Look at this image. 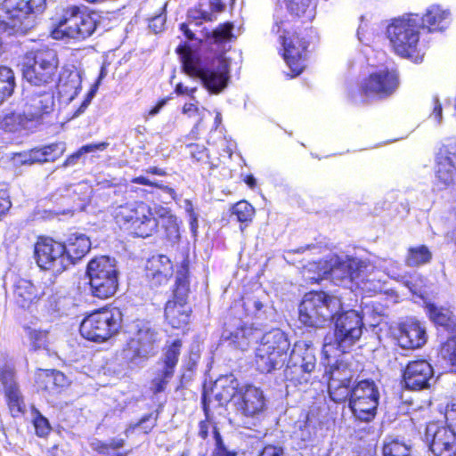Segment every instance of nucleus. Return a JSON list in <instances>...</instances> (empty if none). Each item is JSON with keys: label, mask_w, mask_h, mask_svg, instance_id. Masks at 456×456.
<instances>
[{"label": "nucleus", "mask_w": 456, "mask_h": 456, "mask_svg": "<svg viewBox=\"0 0 456 456\" xmlns=\"http://www.w3.org/2000/svg\"><path fill=\"white\" fill-rule=\"evenodd\" d=\"M370 261L346 255L333 254L310 263L304 268L305 280L311 283L328 281L334 285L343 282H354L366 275Z\"/></svg>", "instance_id": "f257e3e1"}, {"label": "nucleus", "mask_w": 456, "mask_h": 456, "mask_svg": "<svg viewBox=\"0 0 456 456\" xmlns=\"http://www.w3.org/2000/svg\"><path fill=\"white\" fill-rule=\"evenodd\" d=\"M100 20L95 11L71 4L52 19L50 36L55 40L84 42L97 30Z\"/></svg>", "instance_id": "f03ea898"}, {"label": "nucleus", "mask_w": 456, "mask_h": 456, "mask_svg": "<svg viewBox=\"0 0 456 456\" xmlns=\"http://www.w3.org/2000/svg\"><path fill=\"white\" fill-rule=\"evenodd\" d=\"M59 68L58 53L48 46L26 52L21 61L23 79L33 86L45 89L53 88L60 80Z\"/></svg>", "instance_id": "7ed1b4c3"}, {"label": "nucleus", "mask_w": 456, "mask_h": 456, "mask_svg": "<svg viewBox=\"0 0 456 456\" xmlns=\"http://www.w3.org/2000/svg\"><path fill=\"white\" fill-rule=\"evenodd\" d=\"M113 217L119 229L133 238L146 239L158 232L159 219L152 208L142 200L118 206Z\"/></svg>", "instance_id": "20e7f679"}, {"label": "nucleus", "mask_w": 456, "mask_h": 456, "mask_svg": "<svg viewBox=\"0 0 456 456\" xmlns=\"http://www.w3.org/2000/svg\"><path fill=\"white\" fill-rule=\"evenodd\" d=\"M331 321L334 322V332L324 338L322 352L328 358L338 351L346 353L362 337V317L355 310L338 312Z\"/></svg>", "instance_id": "39448f33"}, {"label": "nucleus", "mask_w": 456, "mask_h": 456, "mask_svg": "<svg viewBox=\"0 0 456 456\" xmlns=\"http://www.w3.org/2000/svg\"><path fill=\"white\" fill-rule=\"evenodd\" d=\"M314 38L315 34L312 28L283 31L280 43L282 47V57L290 70L288 74L290 78L299 76L305 70Z\"/></svg>", "instance_id": "423d86ee"}, {"label": "nucleus", "mask_w": 456, "mask_h": 456, "mask_svg": "<svg viewBox=\"0 0 456 456\" xmlns=\"http://www.w3.org/2000/svg\"><path fill=\"white\" fill-rule=\"evenodd\" d=\"M342 310L341 299L324 291L306 293L299 305V322L307 327L322 328Z\"/></svg>", "instance_id": "0eeeda50"}, {"label": "nucleus", "mask_w": 456, "mask_h": 456, "mask_svg": "<svg viewBox=\"0 0 456 456\" xmlns=\"http://www.w3.org/2000/svg\"><path fill=\"white\" fill-rule=\"evenodd\" d=\"M386 34L394 52L405 58L417 53L419 41V16L407 13L394 18L387 26Z\"/></svg>", "instance_id": "6e6552de"}, {"label": "nucleus", "mask_w": 456, "mask_h": 456, "mask_svg": "<svg viewBox=\"0 0 456 456\" xmlns=\"http://www.w3.org/2000/svg\"><path fill=\"white\" fill-rule=\"evenodd\" d=\"M122 327V313L118 308H102L93 312L80 323L83 338L102 343L118 333Z\"/></svg>", "instance_id": "1a4fd4ad"}, {"label": "nucleus", "mask_w": 456, "mask_h": 456, "mask_svg": "<svg viewBox=\"0 0 456 456\" xmlns=\"http://www.w3.org/2000/svg\"><path fill=\"white\" fill-rule=\"evenodd\" d=\"M399 84L397 69L385 67L369 73L362 80L359 94L368 100H383L394 94Z\"/></svg>", "instance_id": "9d476101"}, {"label": "nucleus", "mask_w": 456, "mask_h": 456, "mask_svg": "<svg viewBox=\"0 0 456 456\" xmlns=\"http://www.w3.org/2000/svg\"><path fill=\"white\" fill-rule=\"evenodd\" d=\"M33 256L42 271L51 272L57 276L67 269L62 241L53 237L39 235L34 244Z\"/></svg>", "instance_id": "9b49d317"}, {"label": "nucleus", "mask_w": 456, "mask_h": 456, "mask_svg": "<svg viewBox=\"0 0 456 456\" xmlns=\"http://www.w3.org/2000/svg\"><path fill=\"white\" fill-rule=\"evenodd\" d=\"M46 0H4L0 4V25L4 28L21 30L30 14L41 13Z\"/></svg>", "instance_id": "f8f14e48"}, {"label": "nucleus", "mask_w": 456, "mask_h": 456, "mask_svg": "<svg viewBox=\"0 0 456 456\" xmlns=\"http://www.w3.org/2000/svg\"><path fill=\"white\" fill-rule=\"evenodd\" d=\"M315 350L311 342L297 341L289 354L285 375L298 383H306L315 369Z\"/></svg>", "instance_id": "ddd939ff"}, {"label": "nucleus", "mask_w": 456, "mask_h": 456, "mask_svg": "<svg viewBox=\"0 0 456 456\" xmlns=\"http://www.w3.org/2000/svg\"><path fill=\"white\" fill-rule=\"evenodd\" d=\"M379 394L373 381L362 380L352 387L350 408L360 420L370 421L376 415Z\"/></svg>", "instance_id": "4468645a"}, {"label": "nucleus", "mask_w": 456, "mask_h": 456, "mask_svg": "<svg viewBox=\"0 0 456 456\" xmlns=\"http://www.w3.org/2000/svg\"><path fill=\"white\" fill-rule=\"evenodd\" d=\"M260 338V331L257 327L248 326V322L242 320L241 316L232 317L225 322V330L223 332L222 338L229 346L240 350H246L251 341L257 340Z\"/></svg>", "instance_id": "2eb2a0df"}, {"label": "nucleus", "mask_w": 456, "mask_h": 456, "mask_svg": "<svg viewBox=\"0 0 456 456\" xmlns=\"http://www.w3.org/2000/svg\"><path fill=\"white\" fill-rule=\"evenodd\" d=\"M181 347L182 341L175 339L171 345L167 346L161 361L157 363L155 377L151 381V390L154 394L163 392L173 378Z\"/></svg>", "instance_id": "dca6fc26"}, {"label": "nucleus", "mask_w": 456, "mask_h": 456, "mask_svg": "<svg viewBox=\"0 0 456 456\" xmlns=\"http://www.w3.org/2000/svg\"><path fill=\"white\" fill-rule=\"evenodd\" d=\"M198 78L211 94L221 93L227 86L230 79L229 61L223 54L215 56L210 65L203 69Z\"/></svg>", "instance_id": "f3484780"}, {"label": "nucleus", "mask_w": 456, "mask_h": 456, "mask_svg": "<svg viewBox=\"0 0 456 456\" xmlns=\"http://www.w3.org/2000/svg\"><path fill=\"white\" fill-rule=\"evenodd\" d=\"M157 333L149 327L140 329L126 343L122 357L127 362L137 363L154 354Z\"/></svg>", "instance_id": "a211bd4d"}, {"label": "nucleus", "mask_w": 456, "mask_h": 456, "mask_svg": "<svg viewBox=\"0 0 456 456\" xmlns=\"http://www.w3.org/2000/svg\"><path fill=\"white\" fill-rule=\"evenodd\" d=\"M435 176L447 187L456 181V142L443 143L435 156Z\"/></svg>", "instance_id": "6ab92c4d"}, {"label": "nucleus", "mask_w": 456, "mask_h": 456, "mask_svg": "<svg viewBox=\"0 0 456 456\" xmlns=\"http://www.w3.org/2000/svg\"><path fill=\"white\" fill-rule=\"evenodd\" d=\"M426 441L431 452L436 456H456V433L430 422L425 430Z\"/></svg>", "instance_id": "aec40b11"}, {"label": "nucleus", "mask_w": 456, "mask_h": 456, "mask_svg": "<svg viewBox=\"0 0 456 456\" xmlns=\"http://www.w3.org/2000/svg\"><path fill=\"white\" fill-rule=\"evenodd\" d=\"M230 315L234 318L241 316L242 320L252 316L256 321L251 323L252 326H262L273 317V309L265 305L256 296L247 295L233 304L231 307Z\"/></svg>", "instance_id": "412c9836"}, {"label": "nucleus", "mask_w": 456, "mask_h": 456, "mask_svg": "<svg viewBox=\"0 0 456 456\" xmlns=\"http://www.w3.org/2000/svg\"><path fill=\"white\" fill-rule=\"evenodd\" d=\"M235 406L238 413L246 419L243 422L247 428L254 425L249 419L256 418L265 408V399L263 391L259 388L248 386L240 392L238 400L235 401Z\"/></svg>", "instance_id": "4be33fe9"}, {"label": "nucleus", "mask_w": 456, "mask_h": 456, "mask_svg": "<svg viewBox=\"0 0 456 456\" xmlns=\"http://www.w3.org/2000/svg\"><path fill=\"white\" fill-rule=\"evenodd\" d=\"M86 275L90 279L88 285H118L119 273L114 261L107 256L91 259L86 265Z\"/></svg>", "instance_id": "5701e85b"}, {"label": "nucleus", "mask_w": 456, "mask_h": 456, "mask_svg": "<svg viewBox=\"0 0 456 456\" xmlns=\"http://www.w3.org/2000/svg\"><path fill=\"white\" fill-rule=\"evenodd\" d=\"M406 387L412 390L428 388L434 379L432 366L425 360L411 362L403 373Z\"/></svg>", "instance_id": "b1692460"}, {"label": "nucleus", "mask_w": 456, "mask_h": 456, "mask_svg": "<svg viewBox=\"0 0 456 456\" xmlns=\"http://www.w3.org/2000/svg\"><path fill=\"white\" fill-rule=\"evenodd\" d=\"M54 96L51 89L33 94L26 100L23 116L28 121H37L53 112Z\"/></svg>", "instance_id": "393cba45"}, {"label": "nucleus", "mask_w": 456, "mask_h": 456, "mask_svg": "<svg viewBox=\"0 0 456 456\" xmlns=\"http://www.w3.org/2000/svg\"><path fill=\"white\" fill-rule=\"evenodd\" d=\"M412 293L423 300L426 305L430 320L437 325L443 326L447 330H453L456 327V320L453 314L442 306H436L432 302V297L423 290L424 287H409Z\"/></svg>", "instance_id": "a878e982"}, {"label": "nucleus", "mask_w": 456, "mask_h": 456, "mask_svg": "<svg viewBox=\"0 0 456 456\" xmlns=\"http://www.w3.org/2000/svg\"><path fill=\"white\" fill-rule=\"evenodd\" d=\"M66 264L76 265L91 250L90 238L82 232H72L62 241Z\"/></svg>", "instance_id": "bb28decb"}, {"label": "nucleus", "mask_w": 456, "mask_h": 456, "mask_svg": "<svg viewBox=\"0 0 456 456\" xmlns=\"http://www.w3.org/2000/svg\"><path fill=\"white\" fill-rule=\"evenodd\" d=\"M0 380L4 386L8 406L12 416L24 412L25 403L14 379V372L11 368H4L0 371Z\"/></svg>", "instance_id": "cd10ccee"}, {"label": "nucleus", "mask_w": 456, "mask_h": 456, "mask_svg": "<svg viewBox=\"0 0 456 456\" xmlns=\"http://www.w3.org/2000/svg\"><path fill=\"white\" fill-rule=\"evenodd\" d=\"M173 273V264L165 255L151 256L145 265V276L149 281L161 285L167 283Z\"/></svg>", "instance_id": "c85d7f7f"}, {"label": "nucleus", "mask_w": 456, "mask_h": 456, "mask_svg": "<svg viewBox=\"0 0 456 456\" xmlns=\"http://www.w3.org/2000/svg\"><path fill=\"white\" fill-rule=\"evenodd\" d=\"M419 28H426L430 33L442 32L450 24V12L439 4H432L419 17Z\"/></svg>", "instance_id": "c756f323"}, {"label": "nucleus", "mask_w": 456, "mask_h": 456, "mask_svg": "<svg viewBox=\"0 0 456 456\" xmlns=\"http://www.w3.org/2000/svg\"><path fill=\"white\" fill-rule=\"evenodd\" d=\"M427 341L426 330L419 322H409L400 328L399 345L407 349L421 347Z\"/></svg>", "instance_id": "7c9ffc66"}, {"label": "nucleus", "mask_w": 456, "mask_h": 456, "mask_svg": "<svg viewBox=\"0 0 456 456\" xmlns=\"http://www.w3.org/2000/svg\"><path fill=\"white\" fill-rule=\"evenodd\" d=\"M175 53L179 55L183 71L191 77L198 78L207 67L202 64L200 56L187 43L180 44Z\"/></svg>", "instance_id": "2f4dec72"}, {"label": "nucleus", "mask_w": 456, "mask_h": 456, "mask_svg": "<svg viewBox=\"0 0 456 456\" xmlns=\"http://www.w3.org/2000/svg\"><path fill=\"white\" fill-rule=\"evenodd\" d=\"M238 380L232 375L222 377L215 382L213 393L220 406L238 400Z\"/></svg>", "instance_id": "473e14b6"}, {"label": "nucleus", "mask_w": 456, "mask_h": 456, "mask_svg": "<svg viewBox=\"0 0 456 456\" xmlns=\"http://www.w3.org/2000/svg\"><path fill=\"white\" fill-rule=\"evenodd\" d=\"M287 358L274 354L269 347L258 346L256 349L255 362L257 370L263 373L271 372L283 366Z\"/></svg>", "instance_id": "72a5a7b5"}, {"label": "nucleus", "mask_w": 456, "mask_h": 456, "mask_svg": "<svg viewBox=\"0 0 456 456\" xmlns=\"http://www.w3.org/2000/svg\"><path fill=\"white\" fill-rule=\"evenodd\" d=\"M64 149L60 142H53L28 151V157L31 163L53 162L63 154Z\"/></svg>", "instance_id": "f704fd0d"}, {"label": "nucleus", "mask_w": 456, "mask_h": 456, "mask_svg": "<svg viewBox=\"0 0 456 456\" xmlns=\"http://www.w3.org/2000/svg\"><path fill=\"white\" fill-rule=\"evenodd\" d=\"M260 346L269 347L270 351L287 358V353L290 344L285 333L277 329L263 335Z\"/></svg>", "instance_id": "c9c22d12"}, {"label": "nucleus", "mask_w": 456, "mask_h": 456, "mask_svg": "<svg viewBox=\"0 0 456 456\" xmlns=\"http://www.w3.org/2000/svg\"><path fill=\"white\" fill-rule=\"evenodd\" d=\"M191 307L187 304L177 305L168 301L165 308V316L168 323L175 329L182 328L189 322Z\"/></svg>", "instance_id": "e433bc0d"}, {"label": "nucleus", "mask_w": 456, "mask_h": 456, "mask_svg": "<svg viewBox=\"0 0 456 456\" xmlns=\"http://www.w3.org/2000/svg\"><path fill=\"white\" fill-rule=\"evenodd\" d=\"M160 227L163 230V236L167 240L175 242L180 238V224L177 217L172 214L171 210L165 208L159 215Z\"/></svg>", "instance_id": "4c0bfd02"}, {"label": "nucleus", "mask_w": 456, "mask_h": 456, "mask_svg": "<svg viewBox=\"0 0 456 456\" xmlns=\"http://www.w3.org/2000/svg\"><path fill=\"white\" fill-rule=\"evenodd\" d=\"M256 215L255 208L246 200H240L231 208V216H234L240 223L241 232L252 223Z\"/></svg>", "instance_id": "58836bf2"}, {"label": "nucleus", "mask_w": 456, "mask_h": 456, "mask_svg": "<svg viewBox=\"0 0 456 456\" xmlns=\"http://www.w3.org/2000/svg\"><path fill=\"white\" fill-rule=\"evenodd\" d=\"M432 259V252L426 245L410 247L407 249L404 263L409 267H419L428 264Z\"/></svg>", "instance_id": "ea45409f"}, {"label": "nucleus", "mask_w": 456, "mask_h": 456, "mask_svg": "<svg viewBox=\"0 0 456 456\" xmlns=\"http://www.w3.org/2000/svg\"><path fill=\"white\" fill-rule=\"evenodd\" d=\"M81 86L80 76L76 69H64L60 72V80L54 85L65 93H75Z\"/></svg>", "instance_id": "a19ab883"}, {"label": "nucleus", "mask_w": 456, "mask_h": 456, "mask_svg": "<svg viewBox=\"0 0 456 456\" xmlns=\"http://www.w3.org/2000/svg\"><path fill=\"white\" fill-rule=\"evenodd\" d=\"M233 28L234 25L232 21H225L220 23L212 32L207 33L205 37L208 40H212L215 44H224L234 37Z\"/></svg>", "instance_id": "79ce46f5"}, {"label": "nucleus", "mask_w": 456, "mask_h": 456, "mask_svg": "<svg viewBox=\"0 0 456 456\" xmlns=\"http://www.w3.org/2000/svg\"><path fill=\"white\" fill-rule=\"evenodd\" d=\"M40 287H15L14 297L16 303L21 307H28L43 294Z\"/></svg>", "instance_id": "37998d69"}, {"label": "nucleus", "mask_w": 456, "mask_h": 456, "mask_svg": "<svg viewBox=\"0 0 456 456\" xmlns=\"http://www.w3.org/2000/svg\"><path fill=\"white\" fill-rule=\"evenodd\" d=\"M26 118L23 114L14 111L0 115V129L13 133L24 126Z\"/></svg>", "instance_id": "c03bdc74"}, {"label": "nucleus", "mask_w": 456, "mask_h": 456, "mask_svg": "<svg viewBox=\"0 0 456 456\" xmlns=\"http://www.w3.org/2000/svg\"><path fill=\"white\" fill-rule=\"evenodd\" d=\"M15 87V77L7 67H0V103L11 96Z\"/></svg>", "instance_id": "a18cd8bd"}, {"label": "nucleus", "mask_w": 456, "mask_h": 456, "mask_svg": "<svg viewBox=\"0 0 456 456\" xmlns=\"http://www.w3.org/2000/svg\"><path fill=\"white\" fill-rule=\"evenodd\" d=\"M328 388L330 398L336 403H342L348 397L351 398L352 388L349 385H344L334 379L329 381Z\"/></svg>", "instance_id": "49530a36"}, {"label": "nucleus", "mask_w": 456, "mask_h": 456, "mask_svg": "<svg viewBox=\"0 0 456 456\" xmlns=\"http://www.w3.org/2000/svg\"><path fill=\"white\" fill-rule=\"evenodd\" d=\"M186 147L189 150L191 158L196 162L203 165H208L211 167L215 166V164L210 160L208 151L205 145L192 142L188 143Z\"/></svg>", "instance_id": "de8ad7c7"}, {"label": "nucleus", "mask_w": 456, "mask_h": 456, "mask_svg": "<svg viewBox=\"0 0 456 456\" xmlns=\"http://www.w3.org/2000/svg\"><path fill=\"white\" fill-rule=\"evenodd\" d=\"M353 377V371L344 363H339L335 367H330L329 371V381L335 379L344 385L351 386Z\"/></svg>", "instance_id": "09e8293b"}, {"label": "nucleus", "mask_w": 456, "mask_h": 456, "mask_svg": "<svg viewBox=\"0 0 456 456\" xmlns=\"http://www.w3.org/2000/svg\"><path fill=\"white\" fill-rule=\"evenodd\" d=\"M383 456H411V448L404 443L392 439L385 443Z\"/></svg>", "instance_id": "8fccbe9b"}, {"label": "nucleus", "mask_w": 456, "mask_h": 456, "mask_svg": "<svg viewBox=\"0 0 456 456\" xmlns=\"http://www.w3.org/2000/svg\"><path fill=\"white\" fill-rule=\"evenodd\" d=\"M45 388L53 390L54 388L64 387L68 385L66 376L58 370H45Z\"/></svg>", "instance_id": "3c124183"}, {"label": "nucleus", "mask_w": 456, "mask_h": 456, "mask_svg": "<svg viewBox=\"0 0 456 456\" xmlns=\"http://www.w3.org/2000/svg\"><path fill=\"white\" fill-rule=\"evenodd\" d=\"M187 18L191 21H195L198 26L201 25L202 21L212 22L216 19V15H213L212 12L203 10L201 4L190 8L187 12Z\"/></svg>", "instance_id": "603ef678"}, {"label": "nucleus", "mask_w": 456, "mask_h": 456, "mask_svg": "<svg viewBox=\"0 0 456 456\" xmlns=\"http://www.w3.org/2000/svg\"><path fill=\"white\" fill-rule=\"evenodd\" d=\"M315 427L308 419L298 424L297 429L294 431L296 439L303 443L312 442L315 436Z\"/></svg>", "instance_id": "864d4df0"}, {"label": "nucleus", "mask_w": 456, "mask_h": 456, "mask_svg": "<svg viewBox=\"0 0 456 456\" xmlns=\"http://www.w3.org/2000/svg\"><path fill=\"white\" fill-rule=\"evenodd\" d=\"M443 359L451 365L452 371L456 373V338H449L441 347Z\"/></svg>", "instance_id": "5fc2aeb1"}, {"label": "nucleus", "mask_w": 456, "mask_h": 456, "mask_svg": "<svg viewBox=\"0 0 456 456\" xmlns=\"http://www.w3.org/2000/svg\"><path fill=\"white\" fill-rule=\"evenodd\" d=\"M167 3H165L159 13L152 16L148 20L149 28L151 29L155 34L162 32L165 29V25L167 21Z\"/></svg>", "instance_id": "6e6d98bb"}, {"label": "nucleus", "mask_w": 456, "mask_h": 456, "mask_svg": "<svg viewBox=\"0 0 456 456\" xmlns=\"http://www.w3.org/2000/svg\"><path fill=\"white\" fill-rule=\"evenodd\" d=\"M28 336L34 349L45 348L47 344V332L45 330H28Z\"/></svg>", "instance_id": "4d7b16f0"}, {"label": "nucleus", "mask_w": 456, "mask_h": 456, "mask_svg": "<svg viewBox=\"0 0 456 456\" xmlns=\"http://www.w3.org/2000/svg\"><path fill=\"white\" fill-rule=\"evenodd\" d=\"M131 183H135V184L147 185V186L158 188V189H160L161 191L167 192L171 195L175 193V191L173 188L167 186V185H163L157 182H152L150 179H148L147 177L142 176V175L133 177L131 179Z\"/></svg>", "instance_id": "13d9d810"}, {"label": "nucleus", "mask_w": 456, "mask_h": 456, "mask_svg": "<svg viewBox=\"0 0 456 456\" xmlns=\"http://www.w3.org/2000/svg\"><path fill=\"white\" fill-rule=\"evenodd\" d=\"M189 276V262L187 260H183L177 266L175 285H187L190 282Z\"/></svg>", "instance_id": "bf43d9fd"}, {"label": "nucleus", "mask_w": 456, "mask_h": 456, "mask_svg": "<svg viewBox=\"0 0 456 456\" xmlns=\"http://www.w3.org/2000/svg\"><path fill=\"white\" fill-rule=\"evenodd\" d=\"M214 438L216 443V456H236L235 452L229 451L224 445L218 430L214 428Z\"/></svg>", "instance_id": "052dcab7"}, {"label": "nucleus", "mask_w": 456, "mask_h": 456, "mask_svg": "<svg viewBox=\"0 0 456 456\" xmlns=\"http://www.w3.org/2000/svg\"><path fill=\"white\" fill-rule=\"evenodd\" d=\"M12 206L9 192L5 189H0V221L9 213Z\"/></svg>", "instance_id": "680f3d73"}, {"label": "nucleus", "mask_w": 456, "mask_h": 456, "mask_svg": "<svg viewBox=\"0 0 456 456\" xmlns=\"http://www.w3.org/2000/svg\"><path fill=\"white\" fill-rule=\"evenodd\" d=\"M118 287H89L90 294L100 299H107L115 295Z\"/></svg>", "instance_id": "e2e57ef3"}, {"label": "nucleus", "mask_w": 456, "mask_h": 456, "mask_svg": "<svg viewBox=\"0 0 456 456\" xmlns=\"http://www.w3.org/2000/svg\"><path fill=\"white\" fill-rule=\"evenodd\" d=\"M444 417L447 429L456 433V402L447 405Z\"/></svg>", "instance_id": "0e129e2a"}, {"label": "nucleus", "mask_w": 456, "mask_h": 456, "mask_svg": "<svg viewBox=\"0 0 456 456\" xmlns=\"http://www.w3.org/2000/svg\"><path fill=\"white\" fill-rule=\"evenodd\" d=\"M36 433L38 436H45L50 431V427L46 419L43 417L37 418L34 421Z\"/></svg>", "instance_id": "69168bd1"}, {"label": "nucleus", "mask_w": 456, "mask_h": 456, "mask_svg": "<svg viewBox=\"0 0 456 456\" xmlns=\"http://www.w3.org/2000/svg\"><path fill=\"white\" fill-rule=\"evenodd\" d=\"M189 291V287H175L172 301L176 302L177 305L187 304Z\"/></svg>", "instance_id": "338daca9"}, {"label": "nucleus", "mask_w": 456, "mask_h": 456, "mask_svg": "<svg viewBox=\"0 0 456 456\" xmlns=\"http://www.w3.org/2000/svg\"><path fill=\"white\" fill-rule=\"evenodd\" d=\"M259 456H288V454L282 447L270 444L264 447Z\"/></svg>", "instance_id": "774afa93"}]
</instances>
